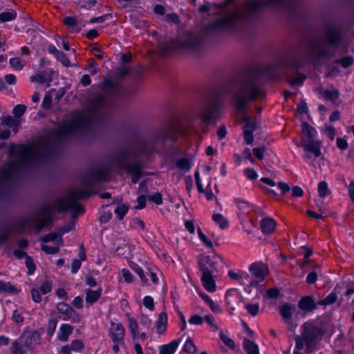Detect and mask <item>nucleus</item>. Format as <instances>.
Returning <instances> with one entry per match:
<instances>
[{
    "instance_id": "36",
    "label": "nucleus",
    "mask_w": 354,
    "mask_h": 354,
    "mask_svg": "<svg viewBox=\"0 0 354 354\" xmlns=\"http://www.w3.org/2000/svg\"><path fill=\"white\" fill-rule=\"evenodd\" d=\"M213 221L216 223L221 230H225L229 226L228 220L220 213H214L212 215Z\"/></svg>"
},
{
    "instance_id": "49",
    "label": "nucleus",
    "mask_w": 354,
    "mask_h": 354,
    "mask_svg": "<svg viewBox=\"0 0 354 354\" xmlns=\"http://www.w3.org/2000/svg\"><path fill=\"white\" fill-rule=\"evenodd\" d=\"M129 328L132 335V338L136 339L138 335V324L137 321L133 318L131 317L128 315Z\"/></svg>"
},
{
    "instance_id": "46",
    "label": "nucleus",
    "mask_w": 354,
    "mask_h": 354,
    "mask_svg": "<svg viewBox=\"0 0 354 354\" xmlns=\"http://www.w3.org/2000/svg\"><path fill=\"white\" fill-rule=\"evenodd\" d=\"M219 338L230 349L233 351L236 349L234 341L226 335L223 330H221L219 333Z\"/></svg>"
},
{
    "instance_id": "18",
    "label": "nucleus",
    "mask_w": 354,
    "mask_h": 354,
    "mask_svg": "<svg viewBox=\"0 0 354 354\" xmlns=\"http://www.w3.org/2000/svg\"><path fill=\"white\" fill-rule=\"evenodd\" d=\"M318 301L315 302L313 296L302 297L298 302L299 308L304 312H312L317 308Z\"/></svg>"
},
{
    "instance_id": "27",
    "label": "nucleus",
    "mask_w": 354,
    "mask_h": 354,
    "mask_svg": "<svg viewBox=\"0 0 354 354\" xmlns=\"http://www.w3.org/2000/svg\"><path fill=\"white\" fill-rule=\"evenodd\" d=\"M102 293V288H98L97 290L88 289L86 291L85 300L87 304L91 305L97 302L100 298Z\"/></svg>"
},
{
    "instance_id": "24",
    "label": "nucleus",
    "mask_w": 354,
    "mask_h": 354,
    "mask_svg": "<svg viewBox=\"0 0 354 354\" xmlns=\"http://www.w3.org/2000/svg\"><path fill=\"white\" fill-rule=\"evenodd\" d=\"M180 342L181 339H177L168 344L160 346L158 354H174Z\"/></svg>"
},
{
    "instance_id": "34",
    "label": "nucleus",
    "mask_w": 354,
    "mask_h": 354,
    "mask_svg": "<svg viewBox=\"0 0 354 354\" xmlns=\"http://www.w3.org/2000/svg\"><path fill=\"white\" fill-rule=\"evenodd\" d=\"M21 289L11 284L10 282L0 281V292H7L13 295H17L20 292Z\"/></svg>"
},
{
    "instance_id": "61",
    "label": "nucleus",
    "mask_w": 354,
    "mask_h": 354,
    "mask_svg": "<svg viewBox=\"0 0 354 354\" xmlns=\"http://www.w3.org/2000/svg\"><path fill=\"white\" fill-rule=\"evenodd\" d=\"M131 69L128 66H125L124 65L120 66L115 73V75L120 80L124 79L126 76L130 74Z\"/></svg>"
},
{
    "instance_id": "38",
    "label": "nucleus",
    "mask_w": 354,
    "mask_h": 354,
    "mask_svg": "<svg viewBox=\"0 0 354 354\" xmlns=\"http://www.w3.org/2000/svg\"><path fill=\"white\" fill-rule=\"evenodd\" d=\"M313 50L316 53V56L319 57L330 58L332 57L333 53L328 50L319 49L320 44L318 42H315L311 45Z\"/></svg>"
},
{
    "instance_id": "5",
    "label": "nucleus",
    "mask_w": 354,
    "mask_h": 354,
    "mask_svg": "<svg viewBox=\"0 0 354 354\" xmlns=\"http://www.w3.org/2000/svg\"><path fill=\"white\" fill-rule=\"evenodd\" d=\"M134 153H131L128 148H124L117 152V153L110 158L113 164L125 171L127 175H131V180L133 184H136L140 179L144 176L142 171V164L139 160L130 162V158H136Z\"/></svg>"
},
{
    "instance_id": "42",
    "label": "nucleus",
    "mask_w": 354,
    "mask_h": 354,
    "mask_svg": "<svg viewBox=\"0 0 354 354\" xmlns=\"http://www.w3.org/2000/svg\"><path fill=\"white\" fill-rule=\"evenodd\" d=\"M4 81L0 78V91L3 90L6 88L5 82L10 85H15L17 83V77L15 75L9 73L6 74L3 77Z\"/></svg>"
},
{
    "instance_id": "50",
    "label": "nucleus",
    "mask_w": 354,
    "mask_h": 354,
    "mask_svg": "<svg viewBox=\"0 0 354 354\" xmlns=\"http://www.w3.org/2000/svg\"><path fill=\"white\" fill-rule=\"evenodd\" d=\"M68 345L71 351L76 353H82L85 347L83 341L79 339L72 340L71 344Z\"/></svg>"
},
{
    "instance_id": "16",
    "label": "nucleus",
    "mask_w": 354,
    "mask_h": 354,
    "mask_svg": "<svg viewBox=\"0 0 354 354\" xmlns=\"http://www.w3.org/2000/svg\"><path fill=\"white\" fill-rule=\"evenodd\" d=\"M244 302V297L240 290L237 288L227 289L225 294V303L227 306L232 305V304H240Z\"/></svg>"
},
{
    "instance_id": "58",
    "label": "nucleus",
    "mask_w": 354,
    "mask_h": 354,
    "mask_svg": "<svg viewBox=\"0 0 354 354\" xmlns=\"http://www.w3.org/2000/svg\"><path fill=\"white\" fill-rule=\"evenodd\" d=\"M9 64L11 68H12L15 71H21L24 64H22L21 59L19 57H12L9 59Z\"/></svg>"
},
{
    "instance_id": "47",
    "label": "nucleus",
    "mask_w": 354,
    "mask_h": 354,
    "mask_svg": "<svg viewBox=\"0 0 354 354\" xmlns=\"http://www.w3.org/2000/svg\"><path fill=\"white\" fill-rule=\"evenodd\" d=\"M306 79V75H304L303 73H298L297 77H293V78H289L287 82L292 86H303Z\"/></svg>"
},
{
    "instance_id": "22",
    "label": "nucleus",
    "mask_w": 354,
    "mask_h": 354,
    "mask_svg": "<svg viewBox=\"0 0 354 354\" xmlns=\"http://www.w3.org/2000/svg\"><path fill=\"white\" fill-rule=\"evenodd\" d=\"M250 272L252 275L260 281H264L266 273L264 271V264L262 262H254L250 266Z\"/></svg>"
},
{
    "instance_id": "45",
    "label": "nucleus",
    "mask_w": 354,
    "mask_h": 354,
    "mask_svg": "<svg viewBox=\"0 0 354 354\" xmlns=\"http://www.w3.org/2000/svg\"><path fill=\"white\" fill-rule=\"evenodd\" d=\"M17 339L25 347L27 351L32 349L31 345L32 342H31L30 338L28 336V333H27L26 331H24Z\"/></svg>"
},
{
    "instance_id": "19",
    "label": "nucleus",
    "mask_w": 354,
    "mask_h": 354,
    "mask_svg": "<svg viewBox=\"0 0 354 354\" xmlns=\"http://www.w3.org/2000/svg\"><path fill=\"white\" fill-rule=\"evenodd\" d=\"M53 70L48 68L45 71H39L38 73L33 75L30 77L32 82H37L39 84H45L52 81Z\"/></svg>"
},
{
    "instance_id": "48",
    "label": "nucleus",
    "mask_w": 354,
    "mask_h": 354,
    "mask_svg": "<svg viewBox=\"0 0 354 354\" xmlns=\"http://www.w3.org/2000/svg\"><path fill=\"white\" fill-rule=\"evenodd\" d=\"M131 269L133 270L134 272H136L139 276L142 285L147 286L148 284V279L145 277L143 269L140 266L136 263L131 266Z\"/></svg>"
},
{
    "instance_id": "25",
    "label": "nucleus",
    "mask_w": 354,
    "mask_h": 354,
    "mask_svg": "<svg viewBox=\"0 0 354 354\" xmlns=\"http://www.w3.org/2000/svg\"><path fill=\"white\" fill-rule=\"evenodd\" d=\"M168 317L165 311H162L158 315V317L156 322V333L159 335L162 334L167 329Z\"/></svg>"
},
{
    "instance_id": "21",
    "label": "nucleus",
    "mask_w": 354,
    "mask_h": 354,
    "mask_svg": "<svg viewBox=\"0 0 354 354\" xmlns=\"http://www.w3.org/2000/svg\"><path fill=\"white\" fill-rule=\"evenodd\" d=\"M234 203L237 207L240 214L243 216H249L250 213L252 212L253 204L248 202V201L241 198H235L234 199Z\"/></svg>"
},
{
    "instance_id": "7",
    "label": "nucleus",
    "mask_w": 354,
    "mask_h": 354,
    "mask_svg": "<svg viewBox=\"0 0 354 354\" xmlns=\"http://www.w3.org/2000/svg\"><path fill=\"white\" fill-rule=\"evenodd\" d=\"M93 193L91 191L83 190H71L68 193L67 201L59 200L55 203L56 210L59 212H71L73 216L83 214L85 209L82 205L80 204L77 201L82 198H88Z\"/></svg>"
},
{
    "instance_id": "41",
    "label": "nucleus",
    "mask_w": 354,
    "mask_h": 354,
    "mask_svg": "<svg viewBox=\"0 0 354 354\" xmlns=\"http://www.w3.org/2000/svg\"><path fill=\"white\" fill-rule=\"evenodd\" d=\"M337 295L335 291L330 292L324 299L318 301L319 306H330L336 302Z\"/></svg>"
},
{
    "instance_id": "59",
    "label": "nucleus",
    "mask_w": 354,
    "mask_h": 354,
    "mask_svg": "<svg viewBox=\"0 0 354 354\" xmlns=\"http://www.w3.org/2000/svg\"><path fill=\"white\" fill-rule=\"evenodd\" d=\"M25 264L28 269V275H32L36 270V266L33 261L32 258L30 256H27L25 259Z\"/></svg>"
},
{
    "instance_id": "55",
    "label": "nucleus",
    "mask_w": 354,
    "mask_h": 354,
    "mask_svg": "<svg viewBox=\"0 0 354 354\" xmlns=\"http://www.w3.org/2000/svg\"><path fill=\"white\" fill-rule=\"evenodd\" d=\"M227 274L230 279L236 281H241L244 277L247 279L249 277L246 272H236L232 270H229Z\"/></svg>"
},
{
    "instance_id": "62",
    "label": "nucleus",
    "mask_w": 354,
    "mask_h": 354,
    "mask_svg": "<svg viewBox=\"0 0 354 354\" xmlns=\"http://www.w3.org/2000/svg\"><path fill=\"white\" fill-rule=\"evenodd\" d=\"M245 308L247 310L248 313L252 317L257 316L259 312V304H248L245 305Z\"/></svg>"
},
{
    "instance_id": "43",
    "label": "nucleus",
    "mask_w": 354,
    "mask_h": 354,
    "mask_svg": "<svg viewBox=\"0 0 354 354\" xmlns=\"http://www.w3.org/2000/svg\"><path fill=\"white\" fill-rule=\"evenodd\" d=\"M317 191L321 198H325L331 194L328 183L325 180L320 181L318 183Z\"/></svg>"
},
{
    "instance_id": "2",
    "label": "nucleus",
    "mask_w": 354,
    "mask_h": 354,
    "mask_svg": "<svg viewBox=\"0 0 354 354\" xmlns=\"http://www.w3.org/2000/svg\"><path fill=\"white\" fill-rule=\"evenodd\" d=\"M104 100L105 97L102 94H95L93 98L90 101L91 112L89 113L81 114L79 111H77L74 113L75 118L61 125L58 129L51 131L50 136L56 141V142L51 144V145L58 146L57 156L53 161L57 158L60 151L59 143L66 142L74 133L91 129L95 119L97 118V113L103 106ZM48 146H50V145H46L42 150Z\"/></svg>"
},
{
    "instance_id": "6",
    "label": "nucleus",
    "mask_w": 354,
    "mask_h": 354,
    "mask_svg": "<svg viewBox=\"0 0 354 354\" xmlns=\"http://www.w3.org/2000/svg\"><path fill=\"white\" fill-rule=\"evenodd\" d=\"M205 39L200 36L194 39H180L179 38H169L167 41L158 44V49L162 56H167L179 50L196 51L204 45Z\"/></svg>"
},
{
    "instance_id": "12",
    "label": "nucleus",
    "mask_w": 354,
    "mask_h": 354,
    "mask_svg": "<svg viewBox=\"0 0 354 354\" xmlns=\"http://www.w3.org/2000/svg\"><path fill=\"white\" fill-rule=\"evenodd\" d=\"M302 336L306 344H314L320 340L324 335L325 330L322 326L313 324H304Z\"/></svg>"
},
{
    "instance_id": "57",
    "label": "nucleus",
    "mask_w": 354,
    "mask_h": 354,
    "mask_svg": "<svg viewBox=\"0 0 354 354\" xmlns=\"http://www.w3.org/2000/svg\"><path fill=\"white\" fill-rule=\"evenodd\" d=\"M156 270H157V268L147 267L146 274L150 277L152 283L157 286L159 283V279Z\"/></svg>"
},
{
    "instance_id": "54",
    "label": "nucleus",
    "mask_w": 354,
    "mask_h": 354,
    "mask_svg": "<svg viewBox=\"0 0 354 354\" xmlns=\"http://www.w3.org/2000/svg\"><path fill=\"white\" fill-rule=\"evenodd\" d=\"M57 319L55 318H50L47 324V335L50 337L53 335L57 325Z\"/></svg>"
},
{
    "instance_id": "11",
    "label": "nucleus",
    "mask_w": 354,
    "mask_h": 354,
    "mask_svg": "<svg viewBox=\"0 0 354 354\" xmlns=\"http://www.w3.org/2000/svg\"><path fill=\"white\" fill-rule=\"evenodd\" d=\"M278 69L277 66L271 64L259 68L250 67L246 69V73L252 75L257 79L265 77L268 82H276L280 80Z\"/></svg>"
},
{
    "instance_id": "33",
    "label": "nucleus",
    "mask_w": 354,
    "mask_h": 354,
    "mask_svg": "<svg viewBox=\"0 0 354 354\" xmlns=\"http://www.w3.org/2000/svg\"><path fill=\"white\" fill-rule=\"evenodd\" d=\"M17 225V223L12 227V229H11L8 226H3L1 228V230H0V243L5 244L8 242V241L9 240L10 236L12 234V230L19 232L17 229L15 228V226Z\"/></svg>"
},
{
    "instance_id": "9",
    "label": "nucleus",
    "mask_w": 354,
    "mask_h": 354,
    "mask_svg": "<svg viewBox=\"0 0 354 354\" xmlns=\"http://www.w3.org/2000/svg\"><path fill=\"white\" fill-rule=\"evenodd\" d=\"M243 89L248 91V95L236 94L235 95L234 107L239 112H245L248 101H255L261 95L260 87L253 80L246 82L243 85Z\"/></svg>"
},
{
    "instance_id": "53",
    "label": "nucleus",
    "mask_w": 354,
    "mask_h": 354,
    "mask_svg": "<svg viewBox=\"0 0 354 354\" xmlns=\"http://www.w3.org/2000/svg\"><path fill=\"white\" fill-rule=\"evenodd\" d=\"M353 61L354 59L353 56L347 55L342 58L336 59L335 63L339 64L342 67L346 68L353 64Z\"/></svg>"
},
{
    "instance_id": "8",
    "label": "nucleus",
    "mask_w": 354,
    "mask_h": 354,
    "mask_svg": "<svg viewBox=\"0 0 354 354\" xmlns=\"http://www.w3.org/2000/svg\"><path fill=\"white\" fill-rule=\"evenodd\" d=\"M53 209L48 204L41 206L38 210V215L44 216L41 219H21L17 222L15 228L20 232L25 231L28 225L31 229H34L37 232H40L45 227H50L53 223Z\"/></svg>"
},
{
    "instance_id": "28",
    "label": "nucleus",
    "mask_w": 354,
    "mask_h": 354,
    "mask_svg": "<svg viewBox=\"0 0 354 354\" xmlns=\"http://www.w3.org/2000/svg\"><path fill=\"white\" fill-rule=\"evenodd\" d=\"M73 330L74 327L73 326L68 324H62L59 327L57 338L62 342L67 341Z\"/></svg>"
},
{
    "instance_id": "63",
    "label": "nucleus",
    "mask_w": 354,
    "mask_h": 354,
    "mask_svg": "<svg viewBox=\"0 0 354 354\" xmlns=\"http://www.w3.org/2000/svg\"><path fill=\"white\" fill-rule=\"evenodd\" d=\"M155 138L157 140L165 142L170 138V130L166 129L160 131L156 134Z\"/></svg>"
},
{
    "instance_id": "4",
    "label": "nucleus",
    "mask_w": 354,
    "mask_h": 354,
    "mask_svg": "<svg viewBox=\"0 0 354 354\" xmlns=\"http://www.w3.org/2000/svg\"><path fill=\"white\" fill-rule=\"evenodd\" d=\"M219 259L220 257L216 255L200 254L197 258L198 268L201 273V283L209 292H214L216 290V283L214 278L218 274Z\"/></svg>"
},
{
    "instance_id": "52",
    "label": "nucleus",
    "mask_w": 354,
    "mask_h": 354,
    "mask_svg": "<svg viewBox=\"0 0 354 354\" xmlns=\"http://www.w3.org/2000/svg\"><path fill=\"white\" fill-rule=\"evenodd\" d=\"M324 96L326 100L334 102L339 97V92L337 89H326L324 92Z\"/></svg>"
},
{
    "instance_id": "44",
    "label": "nucleus",
    "mask_w": 354,
    "mask_h": 354,
    "mask_svg": "<svg viewBox=\"0 0 354 354\" xmlns=\"http://www.w3.org/2000/svg\"><path fill=\"white\" fill-rule=\"evenodd\" d=\"M11 353L12 354H25L27 351L22 344L16 339L12 344L10 347Z\"/></svg>"
},
{
    "instance_id": "64",
    "label": "nucleus",
    "mask_w": 354,
    "mask_h": 354,
    "mask_svg": "<svg viewBox=\"0 0 354 354\" xmlns=\"http://www.w3.org/2000/svg\"><path fill=\"white\" fill-rule=\"evenodd\" d=\"M297 111L299 114H307L308 113V107L306 100L302 98L297 105Z\"/></svg>"
},
{
    "instance_id": "23",
    "label": "nucleus",
    "mask_w": 354,
    "mask_h": 354,
    "mask_svg": "<svg viewBox=\"0 0 354 354\" xmlns=\"http://www.w3.org/2000/svg\"><path fill=\"white\" fill-rule=\"evenodd\" d=\"M321 144L320 140H309L308 143L303 145L302 147L305 151L311 153L315 158H319L322 154Z\"/></svg>"
},
{
    "instance_id": "56",
    "label": "nucleus",
    "mask_w": 354,
    "mask_h": 354,
    "mask_svg": "<svg viewBox=\"0 0 354 354\" xmlns=\"http://www.w3.org/2000/svg\"><path fill=\"white\" fill-rule=\"evenodd\" d=\"M149 201L152 202L156 205L162 204V195L160 192H156L147 196Z\"/></svg>"
},
{
    "instance_id": "15",
    "label": "nucleus",
    "mask_w": 354,
    "mask_h": 354,
    "mask_svg": "<svg viewBox=\"0 0 354 354\" xmlns=\"http://www.w3.org/2000/svg\"><path fill=\"white\" fill-rule=\"evenodd\" d=\"M109 337L113 342L124 343L125 328L122 323L110 322V328L109 329Z\"/></svg>"
},
{
    "instance_id": "10",
    "label": "nucleus",
    "mask_w": 354,
    "mask_h": 354,
    "mask_svg": "<svg viewBox=\"0 0 354 354\" xmlns=\"http://www.w3.org/2000/svg\"><path fill=\"white\" fill-rule=\"evenodd\" d=\"M111 172V169L109 167L100 165L83 177L82 183L86 187H91L96 182H109L110 180Z\"/></svg>"
},
{
    "instance_id": "20",
    "label": "nucleus",
    "mask_w": 354,
    "mask_h": 354,
    "mask_svg": "<svg viewBox=\"0 0 354 354\" xmlns=\"http://www.w3.org/2000/svg\"><path fill=\"white\" fill-rule=\"evenodd\" d=\"M100 88L107 93L115 94L119 92L120 86L118 82L113 81L109 77H105L100 83Z\"/></svg>"
},
{
    "instance_id": "14",
    "label": "nucleus",
    "mask_w": 354,
    "mask_h": 354,
    "mask_svg": "<svg viewBox=\"0 0 354 354\" xmlns=\"http://www.w3.org/2000/svg\"><path fill=\"white\" fill-rule=\"evenodd\" d=\"M324 35L326 43L333 48H337L343 41L341 30L330 23L326 25Z\"/></svg>"
},
{
    "instance_id": "32",
    "label": "nucleus",
    "mask_w": 354,
    "mask_h": 354,
    "mask_svg": "<svg viewBox=\"0 0 354 354\" xmlns=\"http://www.w3.org/2000/svg\"><path fill=\"white\" fill-rule=\"evenodd\" d=\"M129 209V205L127 203H119L114 209L116 218L118 221H122Z\"/></svg>"
},
{
    "instance_id": "35",
    "label": "nucleus",
    "mask_w": 354,
    "mask_h": 354,
    "mask_svg": "<svg viewBox=\"0 0 354 354\" xmlns=\"http://www.w3.org/2000/svg\"><path fill=\"white\" fill-rule=\"evenodd\" d=\"M301 130L304 134L308 138L309 140H314L317 135L316 129L310 125L307 122H302Z\"/></svg>"
},
{
    "instance_id": "1",
    "label": "nucleus",
    "mask_w": 354,
    "mask_h": 354,
    "mask_svg": "<svg viewBox=\"0 0 354 354\" xmlns=\"http://www.w3.org/2000/svg\"><path fill=\"white\" fill-rule=\"evenodd\" d=\"M14 149L11 151L23 156L21 161L15 163L8 162L6 166L0 168V183L3 184V187L0 188V196H7L11 190L17 178V171L22 168L30 165L35 162H53L57 156L58 146L50 145L44 150L33 151L34 147L29 145H12Z\"/></svg>"
},
{
    "instance_id": "39",
    "label": "nucleus",
    "mask_w": 354,
    "mask_h": 354,
    "mask_svg": "<svg viewBox=\"0 0 354 354\" xmlns=\"http://www.w3.org/2000/svg\"><path fill=\"white\" fill-rule=\"evenodd\" d=\"M17 17L15 10L10 9L0 13V22L6 23L15 20Z\"/></svg>"
},
{
    "instance_id": "26",
    "label": "nucleus",
    "mask_w": 354,
    "mask_h": 354,
    "mask_svg": "<svg viewBox=\"0 0 354 354\" xmlns=\"http://www.w3.org/2000/svg\"><path fill=\"white\" fill-rule=\"evenodd\" d=\"M243 348L247 354H260L258 344L247 337L243 339Z\"/></svg>"
},
{
    "instance_id": "17",
    "label": "nucleus",
    "mask_w": 354,
    "mask_h": 354,
    "mask_svg": "<svg viewBox=\"0 0 354 354\" xmlns=\"http://www.w3.org/2000/svg\"><path fill=\"white\" fill-rule=\"evenodd\" d=\"M277 222L273 218L266 216L261 219L259 226L262 234L265 236L272 234L276 230Z\"/></svg>"
},
{
    "instance_id": "31",
    "label": "nucleus",
    "mask_w": 354,
    "mask_h": 354,
    "mask_svg": "<svg viewBox=\"0 0 354 354\" xmlns=\"http://www.w3.org/2000/svg\"><path fill=\"white\" fill-rule=\"evenodd\" d=\"M1 124L12 128L15 133H17L19 130V121L13 118L11 115L3 117Z\"/></svg>"
},
{
    "instance_id": "3",
    "label": "nucleus",
    "mask_w": 354,
    "mask_h": 354,
    "mask_svg": "<svg viewBox=\"0 0 354 354\" xmlns=\"http://www.w3.org/2000/svg\"><path fill=\"white\" fill-rule=\"evenodd\" d=\"M284 4V0H267L266 2L257 0H245V10L242 13H234L221 19H214L204 26L206 32L219 30H236L239 21H250L254 17L266 6L279 8Z\"/></svg>"
},
{
    "instance_id": "29",
    "label": "nucleus",
    "mask_w": 354,
    "mask_h": 354,
    "mask_svg": "<svg viewBox=\"0 0 354 354\" xmlns=\"http://www.w3.org/2000/svg\"><path fill=\"white\" fill-rule=\"evenodd\" d=\"M242 122L244 125L242 127L243 131L254 132L257 129V122L250 115H245Z\"/></svg>"
},
{
    "instance_id": "30",
    "label": "nucleus",
    "mask_w": 354,
    "mask_h": 354,
    "mask_svg": "<svg viewBox=\"0 0 354 354\" xmlns=\"http://www.w3.org/2000/svg\"><path fill=\"white\" fill-rule=\"evenodd\" d=\"M64 24L67 28L73 29L76 32H80L82 30V26L79 25L77 19L75 17H65L64 18Z\"/></svg>"
},
{
    "instance_id": "40",
    "label": "nucleus",
    "mask_w": 354,
    "mask_h": 354,
    "mask_svg": "<svg viewBox=\"0 0 354 354\" xmlns=\"http://www.w3.org/2000/svg\"><path fill=\"white\" fill-rule=\"evenodd\" d=\"M175 165L177 168L189 171L192 166V161L188 158H181L175 162Z\"/></svg>"
},
{
    "instance_id": "13",
    "label": "nucleus",
    "mask_w": 354,
    "mask_h": 354,
    "mask_svg": "<svg viewBox=\"0 0 354 354\" xmlns=\"http://www.w3.org/2000/svg\"><path fill=\"white\" fill-rule=\"evenodd\" d=\"M221 107V104L218 100H214L205 106L200 114V119L203 123L209 124L216 122L219 118Z\"/></svg>"
},
{
    "instance_id": "37",
    "label": "nucleus",
    "mask_w": 354,
    "mask_h": 354,
    "mask_svg": "<svg viewBox=\"0 0 354 354\" xmlns=\"http://www.w3.org/2000/svg\"><path fill=\"white\" fill-rule=\"evenodd\" d=\"M281 316L285 319H290L293 314V307L288 303H285L279 308Z\"/></svg>"
},
{
    "instance_id": "51",
    "label": "nucleus",
    "mask_w": 354,
    "mask_h": 354,
    "mask_svg": "<svg viewBox=\"0 0 354 354\" xmlns=\"http://www.w3.org/2000/svg\"><path fill=\"white\" fill-rule=\"evenodd\" d=\"M183 351L187 354H194L196 351V346H195L194 341L188 337L183 347Z\"/></svg>"
},
{
    "instance_id": "60",
    "label": "nucleus",
    "mask_w": 354,
    "mask_h": 354,
    "mask_svg": "<svg viewBox=\"0 0 354 354\" xmlns=\"http://www.w3.org/2000/svg\"><path fill=\"white\" fill-rule=\"evenodd\" d=\"M26 111V106L24 104H17L13 107L12 114L16 118H21Z\"/></svg>"
}]
</instances>
